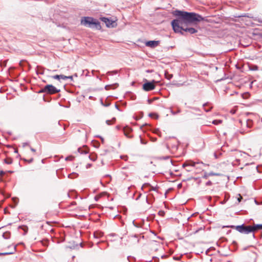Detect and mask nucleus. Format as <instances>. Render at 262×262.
<instances>
[{
  "label": "nucleus",
  "mask_w": 262,
  "mask_h": 262,
  "mask_svg": "<svg viewBox=\"0 0 262 262\" xmlns=\"http://www.w3.org/2000/svg\"><path fill=\"white\" fill-rule=\"evenodd\" d=\"M173 14L177 17L171 22L173 30L176 33H180L182 34H183L182 31L190 34L196 33L198 31L195 29L186 26L190 24H196L204 20L201 15L194 12L176 10L173 12Z\"/></svg>",
  "instance_id": "f257e3e1"
},
{
  "label": "nucleus",
  "mask_w": 262,
  "mask_h": 262,
  "mask_svg": "<svg viewBox=\"0 0 262 262\" xmlns=\"http://www.w3.org/2000/svg\"><path fill=\"white\" fill-rule=\"evenodd\" d=\"M226 227L235 229L239 232L244 234H249L254 232L253 226H245L244 224H242L238 226L231 225Z\"/></svg>",
  "instance_id": "f03ea898"
},
{
  "label": "nucleus",
  "mask_w": 262,
  "mask_h": 262,
  "mask_svg": "<svg viewBox=\"0 0 262 262\" xmlns=\"http://www.w3.org/2000/svg\"><path fill=\"white\" fill-rule=\"evenodd\" d=\"M81 23L82 25L89 27H92L93 25H95L96 28L100 27V23L98 21H96L91 17H83L81 19Z\"/></svg>",
  "instance_id": "7ed1b4c3"
},
{
  "label": "nucleus",
  "mask_w": 262,
  "mask_h": 262,
  "mask_svg": "<svg viewBox=\"0 0 262 262\" xmlns=\"http://www.w3.org/2000/svg\"><path fill=\"white\" fill-rule=\"evenodd\" d=\"M60 92V90H58L52 84H48L42 88L39 93H44L48 94H54Z\"/></svg>",
  "instance_id": "20e7f679"
},
{
  "label": "nucleus",
  "mask_w": 262,
  "mask_h": 262,
  "mask_svg": "<svg viewBox=\"0 0 262 262\" xmlns=\"http://www.w3.org/2000/svg\"><path fill=\"white\" fill-rule=\"evenodd\" d=\"M155 82V80H152L151 82H147L143 84V89L146 92L151 91L155 88V85L154 84Z\"/></svg>",
  "instance_id": "39448f33"
},
{
  "label": "nucleus",
  "mask_w": 262,
  "mask_h": 262,
  "mask_svg": "<svg viewBox=\"0 0 262 262\" xmlns=\"http://www.w3.org/2000/svg\"><path fill=\"white\" fill-rule=\"evenodd\" d=\"M102 20L105 23V24H106V26L107 27H114V24L115 23L114 21H113V20L107 18H106V17H103L102 18Z\"/></svg>",
  "instance_id": "423d86ee"
},
{
  "label": "nucleus",
  "mask_w": 262,
  "mask_h": 262,
  "mask_svg": "<svg viewBox=\"0 0 262 262\" xmlns=\"http://www.w3.org/2000/svg\"><path fill=\"white\" fill-rule=\"evenodd\" d=\"M132 129L131 128L129 127H125L123 128V132L124 135L128 138H131L133 137L132 135H130V133L132 132Z\"/></svg>",
  "instance_id": "0eeeda50"
},
{
  "label": "nucleus",
  "mask_w": 262,
  "mask_h": 262,
  "mask_svg": "<svg viewBox=\"0 0 262 262\" xmlns=\"http://www.w3.org/2000/svg\"><path fill=\"white\" fill-rule=\"evenodd\" d=\"M159 43L158 41H149L146 42V45L150 47H155L158 46Z\"/></svg>",
  "instance_id": "6e6552de"
},
{
  "label": "nucleus",
  "mask_w": 262,
  "mask_h": 262,
  "mask_svg": "<svg viewBox=\"0 0 262 262\" xmlns=\"http://www.w3.org/2000/svg\"><path fill=\"white\" fill-rule=\"evenodd\" d=\"M197 163L193 161H186L183 164V167L191 166L194 167Z\"/></svg>",
  "instance_id": "1a4fd4ad"
},
{
  "label": "nucleus",
  "mask_w": 262,
  "mask_h": 262,
  "mask_svg": "<svg viewBox=\"0 0 262 262\" xmlns=\"http://www.w3.org/2000/svg\"><path fill=\"white\" fill-rule=\"evenodd\" d=\"M52 77L54 79H58V80H66L67 76H64L63 75H56L52 76Z\"/></svg>",
  "instance_id": "9d476101"
},
{
  "label": "nucleus",
  "mask_w": 262,
  "mask_h": 262,
  "mask_svg": "<svg viewBox=\"0 0 262 262\" xmlns=\"http://www.w3.org/2000/svg\"><path fill=\"white\" fill-rule=\"evenodd\" d=\"M244 125L248 128H250L252 125V121L251 120H247L245 122H244Z\"/></svg>",
  "instance_id": "9b49d317"
},
{
  "label": "nucleus",
  "mask_w": 262,
  "mask_h": 262,
  "mask_svg": "<svg viewBox=\"0 0 262 262\" xmlns=\"http://www.w3.org/2000/svg\"><path fill=\"white\" fill-rule=\"evenodd\" d=\"M4 162L7 164H11L13 163V159L11 158H7L4 159Z\"/></svg>",
  "instance_id": "f8f14e48"
},
{
  "label": "nucleus",
  "mask_w": 262,
  "mask_h": 262,
  "mask_svg": "<svg viewBox=\"0 0 262 262\" xmlns=\"http://www.w3.org/2000/svg\"><path fill=\"white\" fill-rule=\"evenodd\" d=\"M146 186H149L150 187V188H149V191H151V190H154L155 191L156 190V188H154V187L152 186H151L148 183H145L142 187V189H143L145 187H146Z\"/></svg>",
  "instance_id": "ddd939ff"
},
{
  "label": "nucleus",
  "mask_w": 262,
  "mask_h": 262,
  "mask_svg": "<svg viewBox=\"0 0 262 262\" xmlns=\"http://www.w3.org/2000/svg\"><path fill=\"white\" fill-rule=\"evenodd\" d=\"M89 157L92 161H95L97 159V156L95 154H91L89 155Z\"/></svg>",
  "instance_id": "4468645a"
},
{
  "label": "nucleus",
  "mask_w": 262,
  "mask_h": 262,
  "mask_svg": "<svg viewBox=\"0 0 262 262\" xmlns=\"http://www.w3.org/2000/svg\"><path fill=\"white\" fill-rule=\"evenodd\" d=\"M254 231L258 229H262V224H257L253 226Z\"/></svg>",
  "instance_id": "2eb2a0df"
},
{
  "label": "nucleus",
  "mask_w": 262,
  "mask_h": 262,
  "mask_svg": "<svg viewBox=\"0 0 262 262\" xmlns=\"http://www.w3.org/2000/svg\"><path fill=\"white\" fill-rule=\"evenodd\" d=\"M116 120V118H113L112 120H107L106 121V123L108 125H110L112 124H113L115 121Z\"/></svg>",
  "instance_id": "dca6fc26"
},
{
  "label": "nucleus",
  "mask_w": 262,
  "mask_h": 262,
  "mask_svg": "<svg viewBox=\"0 0 262 262\" xmlns=\"http://www.w3.org/2000/svg\"><path fill=\"white\" fill-rule=\"evenodd\" d=\"M209 173V177L210 176H221V174L220 173H215L213 172H210Z\"/></svg>",
  "instance_id": "f3484780"
},
{
  "label": "nucleus",
  "mask_w": 262,
  "mask_h": 262,
  "mask_svg": "<svg viewBox=\"0 0 262 262\" xmlns=\"http://www.w3.org/2000/svg\"><path fill=\"white\" fill-rule=\"evenodd\" d=\"M209 177V172H204V175L203 176V178L205 179H207L208 177Z\"/></svg>",
  "instance_id": "a211bd4d"
},
{
  "label": "nucleus",
  "mask_w": 262,
  "mask_h": 262,
  "mask_svg": "<svg viewBox=\"0 0 262 262\" xmlns=\"http://www.w3.org/2000/svg\"><path fill=\"white\" fill-rule=\"evenodd\" d=\"M181 112V110L180 109H178L177 111H176V112H174L173 111H171V113L172 114V115H176L179 113Z\"/></svg>",
  "instance_id": "6ab92c4d"
},
{
  "label": "nucleus",
  "mask_w": 262,
  "mask_h": 262,
  "mask_svg": "<svg viewBox=\"0 0 262 262\" xmlns=\"http://www.w3.org/2000/svg\"><path fill=\"white\" fill-rule=\"evenodd\" d=\"M74 157L73 156H68L66 158V161H72Z\"/></svg>",
  "instance_id": "aec40b11"
},
{
  "label": "nucleus",
  "mask_w": 262,
  "mask_h": 262,
  "mask_svg": "<svg viewBox=\"0 0 262 262\" xmlns=\"http://www.w3.org/2000/svg\"><path fill=\"white\" fill-rule=\"evenodd\" d=\"M13 252H6V253H0V255H5L13 254Z\"/></svg>",
  "instance_id": "412c9836"
},
{
  "label": "nucleus",
  "mask_w": 262,
  "mask_h": 262,
  "mask_svg": "<svg viewBox=\"0 0 262 262\" xmlns=\"http://www.w3.org/2000/svg\"><path fill=\"white\" fill-rule=\"evenodd\" d=\"M230 113L231 114H235L236 113V110L235 109H231L230 111Z\"/></svg>",
  "instance_id": "4be33fe9"
},
{
  "label": "nucleus",
  "mask_w": 262,
  "mask_h": 262,
  "mask_svg": "<svg viewBox=\"0 0 262 262\" xmlns=\"http://www.w3.org/2000/svg\"><path fill=\"white\" fill-rule=\"evenodd\" d=\"M242 199V196L240 194H238V197L237 198V201L238 203H239L241 201V199Z\"/></svg>",
  "instance_id": "5701e85b"
},
{
  "label": "nucleus",
  "mask_w": 262,
  "mask_h": 262,
  "mask_svg": "<svg viewBox=\"0 0 262 262\" xmlns=\"http://www.w3.org/2000/svg\"><path fill=\"white\" fill-rule=\"evenodd\" d=\"M212 182L210 181H209L208 182H207L206 183V186H210V185H212Z\"/></svg>",
  "instance_id": "b1692460"
},
{
  "label": "nucleus",
  "mask_w": 262,
  "mask_h": 262,
  "mask_svg": "<svg viewBox=\"0 0 262 262\" xmlns=\"http://www.w3.org/2000/svg\"><path fill=\"white\" fill-rule=\"evenodd\" d=\"M5 172L4 171H3V170L0 171V176L1 177L3 176L5 174Z\"/></svg>",
  "instance_id": "393cba45"
},
{
  "label": "nucleus",
  "mask_w": 262,
  "mask_h": 262,
  "mask_svg": "<svg viewBox=\"0 0 262 262\" xmlns=\"http://www.w3.org/2000/svg\"><path fill=\"white\" fill-rule=\"evenodd\" d=\"M140 142H141V143L142 144H146V142H144L141 138H140Z\"/></svg>",
  "instance_id": "a878e982"
},
{
  "label": "nucleus",
  "mask_w": 262,
  "mask_h": 262,
  "mask_svg": "<svg viewBox=\"0 0 262 262\" xmlns=\"http://www.w3.org/2000/svg\"><path fill=\"white\" fill-rule=\"evenodd\" d=\"M70 79L71 80H73V76H67L66 79Z\"/></svg>",
  "instance_id": "bb28decb"
},
{
  "label": "nucleus",
  "mask_w": 262,
  "mask_h": 262,
  "mask_svg": "<svg viewBox=\"0 0 262 262\" xmlns=\"http://www.w3.org/2000/svg\"><path fill=\"white\" fill-rule=\"evenodd\" d=\"M217 122H221V121L220 120H214L212 123L214 124H216Z\"/></svg>",
  "instance_id": "cd10ccee"
},
{
  "label": "nucleus",
  "mask_w": 262,
  "mask_h": 262,
  "mask_svg": "<svg viewBox=\"0 0 262 262\" xmlns=\"http://www.w3.org/2000/svg\"><path fill=\"white\" fill-rule=\"evenodd\" d=\"M91 166H92V164H88L86 165V168L87 169H88V168H90Z\"/></svg>",
  "instance_id": "c85d7f7f"
},
{
  "label": "nucleus",
  "mask_w": 262,
  "mask_h": 262,
  "mask_svg": "<svg viewBox=\"0 0 262 262\" xmlns=\"http://www.w3.org/2000/svg\"><path fill=\"white\" fill-rule=\"evenodd\" d=\"M166 78H167L168 79H170L172 77V75H168V76H166Z\"/></svg>",
  "instance_id": "c756f323"
},
{
  "label": "nucleus",
  "mask_w": 262,
  "mask_h": 262,
  "mask_svg": "<svg viewBox=\"0 0 262 262\" xmlns=\"http://www.w3.org/2000/svg\"><path fill=\"white\" fill-rule=\"evenodd\" d=\"M29 145V144H28V143H27V142H26V143H23V146L24 147H25L26 146H27V145Z\"/></svg>",
  "instance_id": "7c9ffc66"
},
{
  "label": "nucleus",
  "mask_w": 262,
  "mask_h": 262,
  "mask_svg": "<svg viewBox=\"0 0 262 262\" xmlns=\"http://www.w3.org/2000/svg\"><path fill=\"white\" fill-rule=\"evenodd\" d=\"M30 149L33 152H35V151H36L35 149H34L33 148H32L31 147H30Z\"/></svg>",
  "instance_id": "2f4dec72"
},
{
  "label": "nucleus",
  "mask_w": 262,
  "mask_h": 262,
  "mask_svg": "<svg viewBox=\"0 0 262 262\" xmlns=\"http://www.w3.org/2000/svg\"><path fill=\"white\" fill-rule=\"evenodd\" d=\"M249 132V130H243L242 132H241L242 133H248Z\"/></svg>",
  "instance_id": "473e14b6"
},
{
  "label": "nucleus",
  "mask_w": 262,
  "mask_h": 262,
  "mask_svg": "<svg viewBox=\"0 0 262 262\" xmlns=\"http://www.w3.org/2000/svg\"><path fill=\"white\" fill-rule=\"evenodd\" d=\"M33 161V158H32V159H31L29 160V162L30 163H31V162H32Z\"/></svg>",
  "instance_id": "72a5a7b5"
},
{
  "label": "nucleus",
  "mask_w": 262,
  "mask_h": 262,
  "mask_svg": "<svg viewBox=\"0 0 262 262\" xmlns=\"http://www.w3.org/2000/svg\"><path fill=\"white\" fill-rule=\"evenodd\" d=\"M111 73H113L114 74H117V71H113V72H111Z\"/></svg>",
  "instance_id": "f704fd0d"
},
{
  "label": "nucleus",
  "mask_w": 262,
  "mask_h": 262,
  "mask_svg": "<svg viewBox=\"0 0 262 262\" xmlns=\"http://www.w3.org/2000/svg\"><path fill=\"white\" fill-rule=\"evenodd\" d=\"M201 164H203L204 165H207V164H204L203 162H201ZM207 166H208V165H207Z\"/></svg>",
  "instance_id": "c9c22d12"
},
{
  "label": "nucleus",
  "mask_w": 262,
  "mask_h": 262,
  "mask_svg": "<svg viewBox=\"0 0 262 262\" xmlns=\"http://www.w3.org/2000/svg\"><path fill=\"white\" fill-rule=\"evenodd\" d=\"M257 69H258V67H256L255 68H254V70H257Z\"/></svg>",
  "instance_id": "e433bc0d"
},
{
  "label": "nucleus",
  "mask_w": 262,
  "mask_h": 262,
  "mask_svg": "<svg viewBox=\"0 0 262 262\" xmlns=\"http://www.w3.org/2000/svg\"><path fill=\"white\" fill-rule=\"evenodd\" d=\"M115 107H116L117 109H118V105H115Z\"/></svg>",
  "instance_id": "4c0bfd02"
},
{
  "label": "nucleus",
  "mask_w": 262,
  "mask_h": 262,
  "mask_svg": "<svg viewBox=\"0 0 262 262\" xmlns=\"http://www.w3.org/2000/svg\"><path fill=\"white\" fill-rule=\"evenodd\" d=\"M116 128H117L118 129H119V126H116Z\"/></svg>",
  "instance_id": "58836bf2"
},
{
  "label": "nucleus",
  "mask_w": 262,
  "mask_h": 262,
  "mask_svg": "<svg viewBox=\"0 0 262 262\" xmlns=\"http://www.w3.org/2000/svg\"><path fill=\"white\" fill-rule=\"evenodd\" d=\"M146 202H147V203H148V199H147V198H146Z\"/></svg>",
  "instance_id": "ea45409f"
},
{
  "label": "nucleus",
  "mask_w": 262,
  "mask_h": 262,
  "mask_svg": "<svg viewBox=\"0 0 262 262\" xmlns=\"http://www.w3.org/2000/svg\"><path fill=\"white\" fill-rule=\"evenodd\" d=\"M3 236H4L5 238H8L7 237H5V234H3Z\"/></svg>",
  "instance_id": "a19ab883"
},
{
  "label": "nucleus",
  "mask_w": 262,
  "mask_h": 262,
  "mask_svg": "<svg viewBox=\"0 0 262 262\" xmlns=\"http://www.w3.org/2000/svg\"><path fill=\"white\" fill-rule=\"evenodd\" d=\"M108 104H105V105L106 106H108Z\"/></svg>",
  "instance_id": "79ce46f5"
},
{
  "label": "nucleus",
  "mask_w": 262,
  "mask_h": 262,
  "mask_svg": "<svg viewBox=\"0 0 262 262\" xmlns=\"http://www.w3.org/2000/svg\"><path fill=\"white\" fill-rule=\"evenodd\" d=\"M108 104H105V105L106 106H108Z\"/></svg>",
  "instance_id": "37998d69"
},
{
  "label": "nucleus",
  "mask_w": 262,
  "mask_h": 262,
  "mask_svg": "<svg viewBox=\"0 0 262 262\" xmlns=\"http://www.w3.org/2000/svg\"><path fill=\"white\" fill-rule=\"evenodd\" d=\"M205 111H206V112H209V110H205Z\"/></svg>",
  "instance_id": "c03bdc74"
},
{
  "label": "nucleus",
  "mask_w": 262,
  "mask_h": 262,
  "mask_svg": "<svg viewBox=\"0 0 262 262\" xmlns=\"http://www.w3.org/2000/svg\"><path fill=\"white\" fill-rule=\"evenodd\" d=\"M187 171H190L191 170H190V169H187Z\"/></svg>",
  "instance_id": "a18cd8bd"
},
{
  "label": "nucleus",
  "mask_w": 262,
  "mask_h": 262,
  "mask_svg": "<svg viewBox=\"0 0 262 262\" xmlns=\"http://www.w3.org/2000/svg\"><path fill=\"white\" fill-rule=\"evenodd\" d=\"M227 262H231V261H227Z\"/></svg>",
  "instance_id": "49530a36"
}]
</instances>
